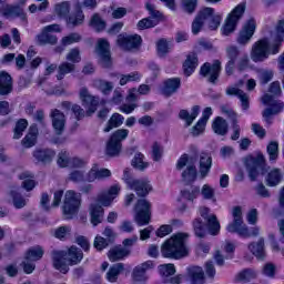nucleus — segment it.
I'll list each match as a JSON object with an SVG mask.
<instances>
[{
    "mask_svg": "<svg viewBox=\"0 0 284 284\" xmlns=\"http://www.w3.org/2000/svg\"><path fill=\"white\" fill-rule=\"evenodd\" d=\"M190 235L187 233H176L168 239L161 246V254L163 258H185L190 254L187 248V239Z\"/></svg>",
    "mask_w": 284,
    "mask_h": 284,
    "instance_id": "1",
    "label": "nucleus"
},
{
    "mask_svg": "<svg viewBox=\"0 0 284 284\" xmlns=\"http://www.w3.org/2000/svg\"><path fill=\"white\" fill-rule=\"evenodd\" d=\"M223 21V16L216 13L212 7H202L195 18L192 21L191 30L193 34H199L203 30V26H207L211 32L219 30L221 28V22Z\"/></svg>",
    "mask_w": 284,
    "mask_h": 284,
    "instance_id": "2",
    "label": "nucleus"
},
{
    "mask_svg": "<svg viewBox=\"0 0 284 284\" xmlns=\"http://www.w3.org/2000/svg\"><path fill=\"white\" fill-rule=\"evenodd\" d=\"M52 261L54 270H58L61 274H68L70 266L69 265H79L83 261V251L77 246H71L68 251H53Z\"/></svg>",
    "mask_w": 284,
    "mask_h": 284,
    "instance_id": "3",
    "label": "nucleus"
},
{
    "mask_svg": "<svg viewBox=\"0 0 284 284\" xmlns=\"http://www.w3.org/2000/svg\"><path fill=\"white\" fill-rule=\"evenodd\" d=\"M201 216L206 220V223L203 219L197 217L193 220V232L197 239H205L207 233L211 236H219L221 234V222H219V217L216 215H205L202 213Z\"/></svg>",
    "mask_w": 284,
    "mask_h": 284,
    "instance_id": "4",
    "label": "nucleus"
},
{
    "mask_svg": "<svg viewBox=\"0 0 284 284\" xmlns=\"http://www.w3.org/2000/svg\"><path fill=\"white\" fill-rule=\"evenodd\" d=\"M80 99L82 101V105L87 108V111L81 108L79 104H73L71 108V112H73L77 121H82L87 116H92L97 109L99 108V99L88 91V88H82L80 90Z\"/></svg>",
    "mask_w": 284,
    "mask_h": 284,
    "instance_id": "5",
    "label": "nucleus"
},
{
    "mask_svg": "<svg viewBox=\"0 0 284 284\" xmlns=\"http://www.w3.org/2000/svg\"><path fill=\"white\" fill-rule=\"evenodd\" d=\"M274 45H276V43L273 40L270 42V38L267 37L261 38L254 42L251 50L252 61H254V63H262L263 61H266V59H270V57L278 54L281 49L280 47L274 49Z\"/></svg>",
    "mask_w": 284,
    "mask_h": 284,
    "instance_id": "6",
    "label": "nucleus"
},
{
    "mask_svg": "<svg viewBox=\"0 0 284 284\" xmlns=\"http://www.w3.org/2000/svg\"><path fill=\"white\" fill-rule=\"evenodd\" d=\"M244 166L250 181H258V176L267 173V162L265 155L258 153L256 156L248 154L244 158Z\"/></svg>",
    "mask_w": 284,
    "mask_h": 284,
    "instance_id": "7",
    "label": "nucleus"
},
{
    "mask_svg": "<svg viewBox=\"0 0 284 284\" xmlns=\"http://www.w3.org/2000/svg\"><path fill=\"white\" fill-rule=\"evenodd\" d=\"M129 134L130 130L128 129H118L111 133L105 144V155L110 156V159L121 156V152H123V141L128 139Z\"/></svg>",
    "mask_w": 284,
    "mask_h": 284,
    "instance_id": "8",
    "label": "nucleus"
},
{
    "mask_svg": "<svg viewBox=\"0 0 284 284\" xmlns=\"http://www.w3.org/2000/svg\"><path fill=\"white\" fill-rule=\"evenodd\" d=\"M246 4L242 2L237 4L226 17L225 22L221 29L223 37H230L232 32L236 30L239 26V21L243 19V14H245Z\"/></svg>",
    "mask_w": 284,
    "mask_h": 284,
    "instance_id": "9",
    "label": "nucleus"
},
{
    "mask_svg": "<svg viewBox=\"0 0 284 284\" xmlns=\"http://www.w3.org/2000/svg\"><path fill=\"white\" fill-rule=\"evenodd\" d=\"M134 219L136 224L140 227H143V225H150V221H152V203L145 199H139L134 206Z\"/></svg>",
    "mask_w": 284,
    "mask_h": 284,
    "instance_id": "10",
    "label": "nucleus"
},
{
    "mask_svg": "<svg viewBox=\"0 0 284 284\" xmlns=\"http://www.w3.org/2000/svg\"><path fill=\"white\" fill-rule=\"evenodd\" d=\"M80 207L81 194L72 190L67 191L62 205L63 215L69 216V219H72V216H77V214H79Z\"/></svg>",
    "mask_w": 284,
    "mask_h": 284,
    "instance_id": "11",
    "label": "nucleus"
},
{
    "mask_svg": "<svg viewBox=\"0 0 284 284\" xmlns=\"http://www.w3.org/2000/svg\"><path fill=\"white\" fill-rule=\"evenodd\" d=\"M262 103L267 105V108L262 112V116L267 125H272V116L281 114V112H283L284 104L283 102L274 100V95L267 93L262 97Z\"/></svg>",
    "mask_w": 284,
    "mask_h": 284,
    "instance_id": "12",
    "label": "nucleus"
},
{
    "mask_svg": "<svg viewBox=\"0 0 284 284\" xmlns=\"http://www.w3.org/2000/svg\"><path fill=\"white\" fill-rule=\"evenodd\" d=\"M222 70L223 67L221 65V60H214L213 63L204 62L200 67V77L207 79V82L212 85H216V83H219Z\"/></svg>",
    "mask_w": 284,
    "mask_h": 284,
    "instance_id": "13",
    "label": "nucleus"
},
{
    "mask_svg": "<svg viewBox=\"0 0 284 284\" xmlns=\"http://www.w3.org/2000/svg\"><path fill=\"white\" fill-rule=\"evenodd\" d=\"M95 52L100 58L102 68L109 70L112 68V52L110 51V41L105 38H100L95 45Z\"/></svg>",
    "mask_w": 284,
    "mask_h": 284,
    "instance_id": "14",
    "label": "nucleus"
},
{
    "mask_svg": "<svg viewBox=\"0 0 284 284\" xmlns=\"http://www.w3.org/2000/svg\"><path fill=\"white\" fill-rule=\"evenodd\" d=\"M256 33V19L250 18L244 22L236 37V43L239 45H247L252 38Z\"/></svg>",
    "mask_w": 284,
    "mask_h": 284,
    "instance_id": "15",
    "label": "nucleus"
},
{
    "mask_svg": "<svg viewBox=\"0 0 284 284\" xmlns=\"http://www.w3.org/2000/svg\"><path fill=\"white\" fill-rule=\"evenodd\" d=\"M116 43L119 48H122V50H125L126 52H132V50H139V48L143 45V38H141V36L136 33L129 36L120 33L118 36Z\"/></svg>",
    "mask_w": 284,
    "mask_h": 284,
    "instance_id": "16",
    "label": "nucleus"
},
{
    "mask_svg": "<svg viewBox=\"0 0 284 284\" xmlns=\"http://www.w3.org/2000/svg\"><path fill=\"white\" fill-rule=\"evenodd\" d=\"M150 270H154V262L152 260H148L135 266L132 272L133 281H135V283H148V272H150Z\"/></svg>",
    "mask_w": 284,
    "mask_h": 284,
    "instance_id": "17",
    "label": "nucleus"
},
{
    "mask_svg": "<svg viewBox=\"0 0 284 284\" xmlns=\"http://www.w3.org/2000/svg\"><path fill=\"white\" fill-rule=\"evenodd\" d=\"M226 57L229 61L225 64V72L227 77H232L236 68V61H239V58L241 57V50L236 45H229L226 48Z\"/></svg>",
    "mask_w": 284,
    "mask_h": 284,
    "instance_id": "18",
    "label": "nucleus"
},
{
    "mask_svg": "<svg viewBox=\"0 0 284 284\" xmlns=\"http://www.w3.org/2000/svg\"><path fill=\"white\" fill-rule=\"evenodd\" d=\"M160 90L161 94L166 98L172 97V94H176V92L181 90V78L175 77L163 80Z\"/></svg>",
    "mask_w": 284,
    "mask_h": 284,
    "instance_id": "19",
    "label": "nucleus"
},
{
    "mask_svg": "<svg viewBox=\"0 0 284 284\" xmlns=\"http://www.w3.org/2000/svg\"><path fill=\"white\" fill-rule=\"evenodd\" d=\"M85 21V13H83V4L81 2H75L73 7V12L67 17V23L77 28L83 26Z\"/></svg>",
    "mask_w": 284,
    "mask_h": 284,
    "instance_id": "20",
    "label": "nucleus"
},
{
    "mask_svg": "<svg viewBox=\"0 0 284 284\" xmlns=\"http://www.w3.org/2000/svg\"><path fill=\"white\" fill-rule=\"evenodd\" d=\"M230 234H237L240 239H250V227L243 223V220H233L226 226Z\"/></svg>",
    "mask_w": 284,
    "mask_h": 284,
    "instance_id": "21",
    "label": "nucleus"
},
{
    "mask_svg": "<svg viewBox=\"0 0 284 284\" xmlns=\"http://www.w3.org/2000/svg\"><path fill=\"white\" fill-rule=\"evenodd\" d=\"M14 90V80L8 71H0V97H8Z\"/></svg>",
    "mask_w": 284,
    "mask_h": 284,
    "instance_id": "22",
    "label": "nucleus"
},
{
    "mask_svg": "<svg viewBox=\"0 0 284 284\" xmlns=\"http://www.w3.org/2000/svg\"><path fill=\"white\" fill-rule=\"evenodd\" d=\"M196 68H199V55L196 52L189 53L182 64L184 77H192V73L196 72Z\"/></svg>",
    "mask_w": 284,
    "mask_h": 284,
    "instance_id": "23",
    "label": "nucleus"
},
{
    "mask_svg": "<svg viewBox=\"0 0 284 284\" xmlns=\"http://www.w3.org/2000/svg\"><path fill=\"white\" fill-rule=\"evenodd\" d=\"M52 125L55 134L60 136L63 134V130H65V114L61 112L59 109H54L51 112Z\"/></svg>",
    "mask_w": 284,
    "mask_h": 284,
    "instance_id": "24",
    "label": "nucleus"
},
{
    "mask_svg": "<svg viewBox=\"0 0 284 284\" xmlns=\"http://www.w3.org/2000/svg\"><path fill=\"white\" fill-rule=\"evenodd\" d=\"M54 156H57V152L52 149H37L33 151V158L38 163H43V165H48Z\"/></svg>",
    "mask_w": 284,
    "mask_h": 284,
    "instance_id": "25",
    "label": "nucleus"
},
{
    "mask_svg": "<svg viewBox=\"0 0 284 284\" xmlns=\"http://www.w3.org/2000/svg\"><path fill=\"white\" fill-rule=\"evenodd\" d=\"M129 189L134 190L136 196L140 199H145V196L152 192V185L150 182L143 180H134Z\"/></svg>",
    "mask_w": 284,
    "mask_h": 284,
    "instance_id": "26",
    "label": "nucleus"
},
{
    "mask_svg": "<svg viewBox=\"0 0 284 284\" xmlns=\"http://www.w3.org/2000/svg\"><path fill=\"white\" fill-rule=\"evenodd\" d=\"M199 114H201V106L200 105H193L191 109V114L190 111L182 109L179 112V119H181V121H185L186 126L190 128V125H192V123H194V121L196 120V116H199Z\"/></svg>",
    "mask_w": 284,
    "mask_h": 284,
    "instance_id": "27",
    "label": "nucleus"
},
{
    "mask_svg": "<svg viewBox=\"0 0 284 284\" xmlns=\"http://www.w3.org/2000/svg\"><path fill=\"white\" fill-rule=\"evenodd\" d=\"M130 254H132L130 248L114 246L108 252V258L111 263H116V261H123V258H126V256H130Z\"/></svg>",
    "mask_w": 284,
    "mask_h": 284,
    "instance_id": "28",
    "label": "nucleus"
},
{
    "mask_svg": "<svg viewBox=\"0 0 284 284\" xmlns=\"http://www.w3.org/2000/svg\"><path fill=\"white\" fill-rule=\"evenodd\" d=\"M224 113L227 114L231 120V125L233 133L231 134V141H239L241 139V125L239 124V115L234 110H224Z\"/></svg>",
    "mask_w": 284,
    "mask_h": 284,
    "instance_id": "29",
    "label": "nucleus"
},
{
    "mask_svg": "<svg viewBox=\"0 0 284 284\" xmlns=\"http://www.w3.org/2000/svg\"><path fill=\"white\" fill-rule=\"evenodd\" d=\"M212 130L214 134L225 136L230 132V124H227V120L223 116H216L212 122Z\"/></svg>",
    "mask_w": 284,
    "mask_h": 284,
    "instance_id": "30",
    "label": "nucleus"
},
{
    "mask_svg": "<svg viewBox=\"0 0 284 284\" xmlns=\"http://www.w3.org/2000/svg\"><path fill=\"white\" fill-rule=\"evenodd\" d=\"M199 168L201 179H205L210 174V170H212V155L210 153H201Z\"/></svg>",
    "mask_w": 284,
    "mask_h": 284,
    "instance_id": "31",
    "label": "nucleus"
},
{
    "mask_svg": "<svg viewBox=\"0 0 284 284\" xmlns=\"http://www.w3.org/2000/svg\"><path fill=\"white\" fill-rule=\"evenodd\" d=\"M199 179V170H196V165L194 162H191L186 165L185 170L182 172V180L187 185H192Z\"/></svg>",
    "mask_w": 284,
    "mask_h": 284,
    "instance_id": "32",
    "label": "nucleus"
},
{
    "mask_svg": "<svg viewBox=\"0 0 284 284\" xmlns=\"http://www.w3.org/2000/svg\"><path fill=\"white\" fill-rule=\"evenodd\" d=\"M248 250L258 261H263L265 258V240L260 237L257 242L250 243Z\"/></svg>",
    "mask_w": 284,
    "mask_h": 284,
    "instance_id": "33",
    "label": "nucleus"
},
{
    "mask_svg": "<svg viewBox=\"0 0 284 284\" xmlns=\"http://www.w3.org/2000/svg\"><path fill=\"white\" fill-rule=\"evenodd\" d=\"M36 41L38 45H57V43H59V38L49 33L45 29H42V31L37 34Z\"/></svg>",
    "mask_w": 284,
    "mask_h": 284,
    "instance_id": "34",
    "label": "nucleus"
},
{
    "mask_svg": "<svg viewBox=\"0 0 284 284\" xmlns=\"http://www.w3.org/2000/svg\"><path fill=\"white\" fill-rule=\"evenodd\" d=\"M38 138H39V128H37V124H32L29 128L28 134L22 139L21 143L23 148H34V145H37Z\"/></svg>",
    "mask_w": 284,
    "mask_h": 284,
    "instance_id": "35",
    "label": "nucleus"
},
{
    "mask_svg": "<svg viewBox=\"0 0 284 284\" xmlns=\"http://www.w3.org/2000/svg\"><path fill=\"white\" fill-rule=\"evenodd\" d=\"M189 277L192 284H205V272L201 266H191L187 268Z\"/></svg>",
    "mask_w": 284,
    "mask_h": 284,
    "instance_id": "36",
    "label": "nucleus"
},
{
    "mask_svg": "<svg viewBox=\"0 0 284 284\" xmlns=\"http://www.w3.org/2000/svg\"><path fill=\"white\" fill-rule=\"evenodd\" d=\"M44 254H45V251L43 250V246L36 245L26 251L24 258L28 262L37 263V261H41V258H43Z\"/></svg>",
    "mask_w": 284,
    "mask_h": 284,
    "instance_id": "37",
    "label": "nucleus"
},
{
    "mask_svg": "<svg viewBox=\"0 0 284 284\" xmlns=\"http://www.w3.org/2000/svg\"><path fill=\"white\" fill-rule=\"evenodd\" d=\"M125 270V264L116 263L110 266L109 271L106 272L105 278L109 283H116L119 281V276L121 272Z\"/></svg>",
    "mask_w": 284,
    "mask_h": 284,
    "instance_id": "38",
    "label": "nucleus"
},
{
    "mask_svg": "<svg viewBox=\"0 0 284 284\" xmlns=\"http://www.w3.org/2000/svg\"><path fill=\"white\" fill-rule=\"evenodd\" d=\"M105 211L103 210V206L101 204H92L90 207V214H91V223L94 227L97 225L101 224L103 221V214Z\"/></svg>",
    "mask_w": 284,
    "mask_h": 284,
    "instance_id": "39",
    "label": "nucleus"
},
{
    "mask_svg": "<svg viewBox=\"0 0 284 284\" xmlns=\"http://www.w3.org/2000/svg\"><path fill=\"white\" fill-rule=\"evenodd\" d=\"M283 181V173L281 169H272L266 175V185L268 187H276Z\"/></svg>",
    "mask_w": 284,
    "mask_h": 284,
    "instance_id": "40",
    "label": "nucleus"
},
{
    "mask_svg": "<svg viewBox=\"0 0 284 284\" xmlns=\"http://www.w3.org/2000/svg\"><path fill=\"white\" fill-rule=\"evenodd\" d=\"M272 41L275 43L274 49L283 48V41H284V19L277 21V24L275 27V36H274Z\"/></svg>",
    "mask_w": 284,
    "mask_h": 284,
    "instance_id": "41",
    "label": "nucleus"
},
{
    "mask_svg": "<svg viewBox=\"0 0 284 284\" xmlns=\"http://www.w3.org/2000/svg\"><path fill=\"white\" fill-rule=\"evenodd\" d=\"M89 26L93 28L95 32L101 33L108 28V22H105L99 13H94L89 21Z\"/></svg>",
    "mask_w": 284,
    "mask_h": 284,
    "instance_id": "42",
    "label": "nucleus"
},
{
    "mask_svg": "<svg viewBox=\"0 0 284 284\" xmlns=\"http://www.w3.org/2000/svg\"><path fill=\"white\" fill-rule=\"evenodd\" d=\"M123 121H125V118L122 114L113 113L106 122L103 132H111L114 128H121L123 125Z\"/></svg>",
    "mask_w": 284,
    "mask_h": 284,
    "instance_id": "43",
    "label": "nucleus"
},
{
    "mask_svg": "<svg viewBox=\"0 0 284 284\" xmlns=\"http://www.w3.org/2000/svg\"><path fill=\"white\" fill-rule=\"evenodd\" d=\"M158 272L161 277H163V281L165 282V278H170V276H174L176 274V266L174 264H160L158 266Z\"/></svg>",
    "mask_w": 284,
    "mask_h": 284,
    "instance_id": "44",
    "label": "nucleus"
},
{
    "mask_svg": "<svg viewBox=\"0 0 284 284\" xmlns=\"http://www.w3.org/2000/svg\"><path fill=\"white\" fill-rule=\"evenodd\" d=\"M236 281L240 283H250L256 278V271L252 268H244L235 276Z\"/></svg>",
    "mask_w": 284,
    "mask_h": 284,
    "instance_id": "45",
    "label": "nucleus"
},
{
    "mask_svg": "<svg viewBox=\"0 0 284 284\" xmlns=\"http://www.w3.org/2000/svg\"><path fill=\"white\" fill-rule=\"evenodd\" d=\"M144 159H145V155H143V153L141 152L135 153L134 158L131 161L132 168H134V170H140V172H143V170H146V168L150 164L145 162Z\"/></svg>",
    "mask_w": 284,
    "mask_h": 284,
    "instance_id": "46",
    "label": "nucleus"
},
{
    "mask_svg": "<svg viewBox=\"0 0 284 284\" xmlns=\"http://www.w3.org/2000/svg\"><path fill=\"white\" fill-rule=\"evenodd\" d=\"M74 64L70 62H62L58 68L57 79L58 81H63L65 74L74 72Z\"/></svg>",
    "mask_w": 284,
    "mask_h": 284,
    "instance_id": "47",
    "label": "nucleus"
},
{
    "mask_svg": "<svg viewBox=\"0 0 284 284\" xmlns=\"http://www.w3.org/2000/svg\"><path fill=\"white\" fill-rule=\"evenodd\" d=\"M54 10L58 17L61 19H67V17L70 14V1H63L55 4Z\"/></svg>",
    "mask_w": 284,
    "mask_h": 284,
    "instance_id": "48",
    "label": "nucleus"
},
{
    "mask_svg": "<svg viewBox=\"0 0 284 284\" xmlns=\"http://www.w3.org/2000/svg\"><path fill=\"white\" fill-rule=\"evenodd\" d=\"M28 129V120L20 119L16 123V128L13 130V139H21L23 136V132Z\"/></svg>",
    "mask_w": 284,
    "mask_h": 284,
    "instance_id": "49",
    "label": "nucleus"
},
{
    "mask_svg": "<svg viewBox=\"0 0 284 284\" xmlns=\"http://www.w3.org/2000/svg\"><path fill=\"white\" fill-rule=\"evenodd\" d=\"M199 194H201V187L200 186H193L192 191L184 189L181 191L182 199H185L186 201H194V199L199 197Z\"/></svg>",
    "mask_w": 284,
    "mask_h": 284,
    "instance_id": "50",
    "label": "nucleus"
},
{
    "mask_svg": "<svg viewBox=\"0 0 284 284\" xmlns=\"http://www.w3.org/2000/svg\"><path fill=\"white\" fill-rule=\"evenodd\" d=\"M21 7L19 4L12 6V4H6L4 7L0 8V12L3 17L9 19V17H17V13L19 12V9Z\"/></svg>",
    "mask_w": 284,
    "mask_h": 284,
    "instance_id": "51",
    "label": "nucleus"
},
{
    "mask_svg": "<svg viewBox=\"0 0 284 284\" xmlns=\"http://www.w3.org/2000/svg\"><path fill=\"white\" fill-rule=\"evenodd\" d=\"M156 26H159V22H156V20H152V18H143L141 19L138 24L136 28L138 30H150V28H156Z\"/></svg>",
    "mask_w": 284,
    "mask_h": 284,
    "instance_id": "52",
    "label": "nucleus"
},
{
    "mask_svg": "<svg viewBox=\"0 0 284 284\" xmlns=\"http://www.w3.org/2000/svg\"><path fill=\"white\" fill-rule=\"evenodd\" d=\"M270 161H276L278 159V142L271 141L266 146Z\"/></svg>",
    "mask_w": 284,
    "mask_h": 284,
    "instance_id": "53",
    "label": "nucleus"
},
{
    "mask_svg": "<svg viewBox=\"0 0 284 284\" xmlns=\"http://www.w3.org/2000/svg\"><path fill=\"white\" fill-rule=\"evenodd\" d=\"M182 8L186 14H194L199 8V0H182Z\"/></svg>",
    "mask_w": 284,
    "mask_h": 284,
    "instance_id": "54",
    "label": "nucleus"
},
{
    "mask_svg": "<svg viewBox=\"0 0 284 284\" xmlns=\"http://www.w3.org/2000/svg\"><path fill=\"white\" fill-rule=\"evenodd\" d=\"M10 196L17 210H21L22 207H26V199L22 197L21 193L17 191H10Z\"/></svg>",
    "mask_w": 284,
    "mask_h": 284,
    "instance_id": "55",
    "label": "nucleus"
},
{
    "mask_svg": "<svg viewBox=\"0 0 284 284\" xmlns=\"http://www.w3.org/2000/svg\"><path fill=\"white\" fill-rule=\"evenodd\" d=\"M145 8L150 14V19H152V20L154 19V21L156 23H159V21L163 20V13H161V11L154 9V4L146 2Z\"/></svg>",
    "mask_w": 284,
    "mask_h": 284,
    "instance_id": "56",
    "label": "nucleus"
},
{
    "mask_svg": "<svg viewBox=\"0 0 284 284\" xmlns=\"http://www.w3.org/2000/svg\"><path fill=\"white\" fill-rule=\"evenodd\" d=\"M98 88L104 97H108L114 90V84L110 81L99 80Z\"/></svg>",
    "mask_w": 284,
    "mask_h": 284,
    "instance_id": "57",
    "label": "nucleus"
},
{
    "mask_svg": "<svg viewBox=\"0 0 284 284\" xmlns=\"http://www.w3.org/2000/svg\"><path fill=\"white\" fill-rule=\"evenodd\" d=\"M110 243L112 242H109L108 239L101 235H97L94 239L93 245L98 252H103V250H105V247H108Z\"/></svg>",
    "mask_w": 284,
    "mask_h": 284,
    "instance_id": "58",
    "label": "nucleus"
},
{
    "mask_svg": "<svg viewBox=\"0 0 284 284\" xmlns=\"http://www.w3.org/2000/svg\"><path fill=\"white\" fill-rule=\"evenodd\" d=\"M81 41V34L73 32L62 38V45H72V43H79Z\"/></svg>",
    "mask_w": 284,
    "mask_h": 284,
    "instance_id": "59",
    "label": "nucleus"
},
{
    "mask_svg": "<svg viewBox=\"0 0 284 284\" xmlns=\"http://www.w3.org/2000/svg\"><path fill=\"white\" fill-rule=\"evenodd\" d=\"M251 130L255 134V136H257V139H260L261 141H263V139L267 136V131L258 123H253L251 125Z\"/></svg>",
    "mask_w": 284,
    "mask_h": 284,
    "instance_id": "60",
    "label": "nucleus"
},
{
    "mask_svg": "<svg viewBox=\"0 0 284 284\" xmlns=\"http://www.w3.org/2000/svg\"><path fill=\"white\" fill-rule=\"evenodd\" d=\"M68 234H70V227L59 226L58 229H55L53 236L59 241H65Z\"/></svg>",
    "mask_w": 284,
    "mask_h": 284,
    "instance_id": "61",
    "label": "nucleus"
},
{
    "mask_svg": "<svg viewBox=\"0 0 284 284\" xmlns=\"http://www.w3.org/2000/svg\"><path fill=\"white\" fill-rule=\"evenodd\" d=\"M152 159L153 161H160L163 159V146L159 142H154L152 145Z\"/></svg>",
    "mask_w": 284,
    "mask_h": 284,
    "instance_id": "62",
    "label": "nucleus"
},
{
    "mask_svg": "<svg viewBox=\"0 0 284 284\" xmlns=\"http://www.w3.org/2000/svg\"><path fill=\"white\" fill-rule=\"evenodd\" d=\"M57 163L59 168L70 166V158L68 156V151H61L59 153Z\"/></svg>",
    "mask_w": 284,
    "mask_h": 284,
    "instance_id": "63",
    "label": "nucleus"
},
{
    "mask_svg": "<svg viewBox=\"0 0 284 284\" xmlns=\"http://www.w3.org/2000/svg\"><path fill=\"white\" fill-rule=\"evenodd\" d=\"M156 50L158 54H168L170 52V45L168 44V40L165 39H160L156 43Z\"/></svg>",
    "mask_w": 284,
    "mask_h": 284,
    "instance_id": "64",
    "label": "nucleus"
}]
</instances>
